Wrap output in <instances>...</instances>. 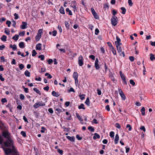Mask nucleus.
<instances>
[{
  "mask_svg": "<svg viewBox=\"0 0 155 155\" xmlns=\"http://www.w3.org/2000/svg\"><path fill=\"white\" fill-rule=\"evenodd\" d=\"M3 150L5 153L7 155H9L11 154L12 152L14 153L15 155H17L18 152L14 146H12V149L10 148H3Z\"/></svg>",
  "mask_w": 155,
  "mask_h": 155,
  "instance_id": "f257e3e1",
  "label": "nucleus"
},
{
  "mask_svg": "<svg viewBox=\"0 0 155 155\" xmlns=\"http://www.w3.org/2000/svg\"><path fill=\"white\" fill-rule=\"evenodd\" d=\"M14 142V141L11 137L7 139V141L4 142V144L6 147H12V146H14L13 145Z\"/></svg>",
  "mask_w": 155,
  "mask_h": 155,
  "instance_id": "f03ea898",
  "label": "nucleus"
},
{
  "mask_svg": "<svg viewBox=\"0 0 155 155\" xmlns=\"http://www.w3.org/2000/svg\"><path fill=\"white\" fill-rule=\"evenodd\" d=\"M2 134L3 136L7 139L11 138L10 134L7 130L3 131L2 132Z\"/></svg>",
  "mask_w": 155,
  "mask_h": 155,
  "instance_id": "7ed1b4c3",
  "label": "nucleus"
},
{
  "mask_svg": "<svg viewBox=\"0 0 155 155\" xmlns=\"http://www.w3.org/2000/svg\"><path fill=\"white\" fill-rule=\"evenodd\" d=\"M118 19L115 16H113L111 18V24L114 26H115L117 24Z\"/></svg>",
  "mask_w": 155,
  "mask_h": 155,
  "instance_id": "20e7f679",
  "label": "nucleus"
},
{
  "mask_svg": "<svg viewBox=\"0 0 155 155\" xmlns=\"http://www.w3.org/2000/svg\"><path fill=\"white\" fill-rule=\"evenodd\" d=\"M45 105V104L42 101L39 102H36L33 105V107L34 108L36 109L38 108V107L40 106H44Z\"/></svg>",
  "mask_w": 155,
  "mask_h": 155,
  "instance_id": "39448f33",
  "label": "nucleus"
},
{
  "mask_svg": "<svg viewBox=\"0 0 155 155\" xmlns=\"http://www.w3.org/2000/svg\"><path fill=\"white\" fill-rule=\"evenodd\" d=\"M83 58L82 56L81 55H80L78 57V64L80 66H81L83 64Z\"/></svg>",
  "mask_w": 155,
  "mask_h": 155,
  "instance_id": "423d86ee",
  "label": "nucleus"
},
{
  "mask_svg": "<svg viewBox=\"0 0 155 155\" xmlns=\"http://www.w3.org/2000/svg\"><path fill=\"white\" fill-rule=\"evenodd\" d=\"M117 41H115V45H121L122 44L120 42L121 41V40L117 36H116V37Z\"/></svg>",
  "mask_w": 155,
  "mask_h": 155,
  "instance_id": "0eeeda50",
  "label": "nucleus"
},
{
  "mask_svg": "<svg viewBox=\"0 0 155 155\" xmlns=\"http://www.w3.org/2000/svg\"><path fill=\"white\" fill-rule=\"evenodd\" d=\"M119 92L120 94L121 97L122 99L123 100H125L126 99V97L124 94V93L121 89L119 90Z\"/></svg>",
  "mask_w": 155,
  "mask_h": 155,
  "instance_id": "6e6552de",
  "label": "nucleus"
},
{
  "mask_svg": "<svg viewBox=\"0 0 155 155\" xmlns=\"http://www.w3.org/2000/svg\"><path fill=\"white\" fill-rule=\"evenodd\" d=\"M27 25V22L23 21L22 22V25H21L20 28L22 29H25L27 28L26 26Z\"/></svg>",
  "mask_w": 155,
  "mask_h": 155,
  "instance_id": "1a4fd4ad",
  "label": "nucleus"
},
{
  "mask_svg": "<svg viewBox=\"0 0 155 155\" xmlns=\"http://www.w3.org/2000/svg\"><path fill=\"white\" fill-rule=\"evenodd\" d=\"M66 138L71 142H74V141L75 138L74 136L70 137L69 136H66Z\"/></svg>",
  "mask_w": 155,
  "mask_h": 155,
  "instance_id": "9d476101",
  "label": "nucleus"
},
{
  "mask_svg": "<svg viewBox=\"0 0 155 155\" xmlns=\"http://www.w3.org/2000/svg\"><path fill=\"white\" fill-rule=\"evenodd\" d=\"M42 44L41 43H38L36 45V50L40 51L41 49V47Z\"/></svg>",
  "mask_w": 155,
  "mask_h": 155,
  "instance_id": "9b49d317",
  "label": "nucleus"
},
{
  "mask_svg": "<svg viewBox=\"0 0 155 155\" xmlns=\"http://www.w3.org/2000/svg\"><path fill=\"white\" fill-rule=\"evenodd\" d=\"M121 79L125 84H127V82L126 81V77L124 75H122L120 76Z\"/></svg>",
  "mask_w": 155,
  "mask_h": 155,
  "instance_id": "f8f14e48",
  "label": "nucleus"
},
{
  "mask_svg": "<svg viewBox=\"0 0 155 155\" xmlns=\"http://www.w3.org/2000/svg\"><path fill=\"white\" fill-rule=\"evenodd\" d=\"M119 139V137L118 135L117 134L115 136V138L114 140V143L115 144H117L118 141Z\"/></svg>",
  "mask_w": 155,
  "mask_h": 155,
  "instance_id": "ddd939ff",
  "label": "nucleus"
},
{
  "mask_svg": "<svg viewBox=\"0 0 155 155\" xmlns=\"http://www.w3.org/2000/svg\"><path fill=\"white\" fill-rule=\"evenodd\" d=\"M100 138V136L97 133H95L94 134V136L93 137V139L96 140L97 138Z\"/></svg>",
  "mask_w": 155,
  "mask_h": 155,
  "instance_id": "4468645a",
  "label": "nucleus"
},
{
  "mask_svg": "<svg viewBox=\"0 0 155 155\" xmlns=\"http://www.w3.org/2000/svg\"><path fill=\"white\" fill-rule=\"evenodd\" d=\"M120 45H116V46L117 47V50L118 51V52H121L122 51V48L120 46Z\"/></svg>",
  "mask_w": 155,
  "mask_h": 155,
  "instance_id": "2eb2a0df",
  "label": "nucleus"
},
{
  "mask_svg": "<svg viewBox=\"0 0 155 155\" xmlns=\"http://www.w3.org/2000/svg\"><path fill=\"white\" fill-rule=\"evenodd\" d=\"M78 73L75 72H74L73 75V77L74 78V79H78Z\"/></svg>",
  "mask_w": 155,
  "mask_h": 155,
  "instance_id": "dca6fc26",
  "label": "nucleus"
},
{
  "mask_svg": "<svg viewBox=\"0 0 155 155\" xmlns=\"http://www.w3.org/2000/svg\"><path fill=\"white\" fill-rule=\"evenodd\" d=\"M85 103L88 106H90V102L89 97H87L86 100L85 102Z\"/></svg>",
  "mask_w": 155,
  "mask_h": 155,
  "instance_id": "f3484780",
  "label": "nucleus"
},
{
  "mask_svg": "<svg viewBox=\"0 0 155 155\" xmlns=\"http://www.w3.org/2000/svg\"><path fill=\"white\" fill-rule=\"evenodd\" d=\"M24 74L26 77H30V73L28 70H26L24 72Z\"/></svg>",
  "mask_w": 155,
  "mask_h": 155,
  "instance_id": "a211bd4d",
  "label": "nucleus"
},
{
  "mask_svg": "<svg viewBox=\"0 0 155 155\" xmlns=\"http://www.w3.org/2000/svg\"><path fill=\"white\" fill-rule=\"evenodd\" d=\"M51 94L53 96H55V97H57L59 96V95L58 94V93H57L56 92L54 91H53L52 92Z\"/></svg>",
  "mask_w": 155,
  "mask_h": 155,
  "instance_id": "6ab92c4d",
  "label": "nucleus"
},
{
  "mask_svg": "<svg viewBox=\"0 0 155 155\" xmlns=\"http://www.w3.org/2000/svg\"><path fill=\"white\" fill-rule=\"evenodd\" d=\"M60 12L63 14H65V12L64 11V9L63 7L62 6L61 7L60 10H59Z\"/></svg>",
  "mask_w": 155,
  "mask_h": 155,
  "instance_id": "aec40b11",
  "label": "nucleus"
},
{
  "mask_svg": "<svg viewBox=\"0 0 155 155\" xmlns=\"http://www.w3.org/2000/svg\"><path fill=\"white\" fill-rule=\"evenodd\" d=\"M1 124L2 125V126H1V129L4 130H6V127L4 125V124L2 122H1Z\"/></svg>",
  "mask_w": 155,
  "mask_h": 155,
  "instance_id": "412c9836",
  "label": "nucleus"
},
{
  "mask_svg": "<svg viewBox=\"0 0 155 155\" xmlns=\"http://www.w3.org/2000/svg\"><path fill=\"white\" fill-rule=\"evenodd\" d=\"M19 47L21 48H23L25 47L24 44L23 42H21L19 44Z\"/></svg>",
  "mask_w": 155,
  "mask_h": 155,
  "instance_id": "4be33fe9",
  "label": "nucleus"
},
{
  "mask_svg": "<svg viewBox=\"0 0 155 155\" xmlns=\"http://www.w3.org/2000/svg\"><path fill=\"white\" fill-rule=\"evenodd\" d=\"M6 38H7V36L5 35H3L2 37H1V40L3 41H6Z\"/></svg>",
  "mask_w": 155,
  "mask_h": 155,
  "instance_id": "5701e85b",
  "label": "nucleus"
},
{
  "mask_svg": "<svg viewBox=\"0 0 155 155\" xmlns=\"http://www.w3.org/2000/svg\"><path fill=\"white\" fill-rule=\"evenodd\" d=\"M19 36L17 34L15 35L12 38V39H13L15 41H17L18 38Z\"/></svg>",
  "mask_w": 155,
  "mask_h": 155,
  "instance_id": "b1692460",
  "label": "nucleus"
},
{
  "mask_svg": "<svg viewBox=\"0 0 155 155\" xmlns=\"http://www.w3.org/2000/svg\"><path fill=\"white\" fill-rule=\"evenodd\" d=\"M65 25L66 27L67 30H68L69 29V24L68 22L67 21H65L64 22Z\"/></svg>",
  "mask_w": 155,
  "mask_h": 155,
  "instance_id": "393cba45",
  "label": "nucleus"
},
{
  "mask_svg": "<svg viewBox=\"0 0 155 155\" xmlns=\"http://www.w3.org/2000/svg\"><path fill=\"white\" fill-rule=\"evenodd\" d=\"M10 47L12 48L13 51L16 50L17 49V47L15 45H10Z\"/></svg>",
  "mask_w": 155,
  "mask_h": 155,
  "instance_id": "a878e982",
  "label": "nucleus"
},
{
  "mask_svg": "<svg viewBox=\"0 0 155 155\" xmlns=\"http://www.w3.org/2000/svg\"><path fill=\"white\" fill-rule=\"evenodd\" d=\"M41 35L39 34H37V35L35 37L36 40L37 41H38L41 38Z\"/></svg>",
  "mask_w": 155,
  "mask_h": 155,
  "instance_id": "bb28decb",
  "label": "nucleus"
},
{
  "mask_svg": "<svg viewBox=\"0 0 155 155\" xmlns=\"http://www.w3.org/2000/svg\"><path fill=\"white\" fill-rule=\"evenodd\" d=\"M66 11L67 12H68V14L69 15H72V12L71 10H70L68 8H66Z\"/></svg>",
  "mask_w": 155,
  "mask_h": 155,
  "instance_id": "cd10ccee",
  "label": "nucleus"
},
{
  "mask_svg": "<svg viewBox=\"0 0 155 155\" xmlns=\"http://www.w3.org/2000/svg\"><path fill=\"white\" fill-rule=\"evenodd\" d=\"M150 59L151 61H153V60L155 59V57L154 54L151 53L150 54Z\"/></svg>",
  "mask_w": 155,
  "mask_h": 155,
  "instance_id": "c85d7f7f",
  "label": "nucleus"
},
{
  "mask_svg": "<svg viewBox=\"0 0 155 155\" xmlns=\"http://www.w3.org/2000/svg\"><path fill=\"white\" fill-rule=\"evenodd\" d=\"M84 105L83 104H81L78 107V108L80 109H85V108L84 107Z\"/></svg>",
  "mask_w": 155,
  "mask_h": 155,
  "instance_id": "c756f323",
  "label": "nucleus"
},
{
  "mask_svg": "<svg viewBox=\"0 0 155 155\" xmlns=\"http://www.w3.org/2000/svg\"><path fill=\"white\" fill-rule=\"evenodd\" d=\"M33 90L35 91L37 93L39 94L40 95L41 94V93L40 91L38 90L37 88H34L33 89Z\"/></svg>",
  "mask_w": 155,
  "mask_h": 155,
  "instance_id": "7c9ffc66",
  "label": "nucleus"
},
{
  "mask_svg": "<svg viewBox=\"0 0 155 155\" xmlns=\"http://www.w3.org/2000/svg\"><path fill=\"white\" fill-rule=\"evenodd\" d=\"M88 129L91 132H94V127L92 126H89L88 127Z\"/></svg>",
  "mask_w": 155,
  "mask_h": 155,
  "instance_id": "2f4dec72",
  "label": "nucleus"
},
{
  "mask_svg": "<svg viewBox=\"0 0 155 155\" xmlns=\"http://www.w3.org/2000/svg\"><path fill=\"white\" fill-rule=\"evenodd\" d=\"M76 117H77L78 119H79V120H80L81 121H83V120L82 118L79 115V114L78 113L76 114Z\"/></svg>",
  "mask_w": 155,
  "mask_h": 155,
  "instance_id": "473e14b6",
  "label": "nucleus"
},
{
  "mask_svg": "<svg viewBox=\"0 0 155 155\" xmlns=\"http://www.w3.org/2000/svg\"><path fill=\"white\" fill-rule=\"evenodd\" d=\"M120 9L122 11V13L123 14H124L126 12V10L125 8L124 7H122Z\"/></svg>",
  "mask_w": 155,
  "mask_h": 155,
  "instance_id": "72a5a7b5",
  "label": "nucleus"
},
{
  "mask_svg": "<svg viewBox=\"0 0 155 155\" xmlns=\"http://www.w3.org/2000/svg\"><path fill=\"white\" fill-rule=\"evenodd\" d=\"M111 49V50L114 55H115L116 54V50L114 48V47L110 48Z\"/></svg>",
  "mask_w": 155,
  "mask_h": 155,
  "instance_id": "f704fd0d",
  "label": "nucleus"
},
{
  "mask_svg": "<svg viewBox=\"0 0 155 155\" xmlns=\"http://www.w3.org/2000/svg\"><path fill=\"white\" fill-rule=\"evenodd\" d=\"M45 76H48V78L49 79H51L52 78V76L48 73H45Z\"/></svg>",
  "mask_w": 155,
  "mask_h": 155,
  "instance_id": "c9c22d12",
  "label": "nucleus"
},
{
  "mask_svg": "<svg viewBox=\"0 0 155 155\" xmlns=\"http://www.w3.org/2000/svg\"><path fill=\"white\" fill-rule=\"evenodd\" d=\"M19 97L20 99L21 100H23L25 99V97L24 95L22 94H21L19 95Z\"/></svg>",
  "mask_w": 155,
  "mask_h": 155,
  "instance_id": "e433bc0d",
  "label": "nucleus"
},
{
  "mask_svg": "<svg viewBox=\"0 0 155 155\" xmlns=\"http://www.w3.org/2000/svg\"><path fill=\"white\" fill-rule=\"evenodd\" d=\"M21 134L24 137H25L26 136V133L25 131H21Z\"/></svg>",
  "mask_w": 155,
  "mask_h": 155,
  "instance_id": "4c0bfd02",
  "label": "nucleus"
},
{
  "mask_svg": "<svg viewBox=\"0 0 155 155\" xmlns=\"http://www.w3.org/2000/svg\"><path fill=\"white\" fill-rule=\"evenodd\" d=\"M85 94H83L82 95H80L79 96L80 97V98L82 100H83L85 98Z\"/></svg>",
  "mask_w": 155,
  "mask_h": 155,
  "instance_id": "58836bf2",
  "label": "nucleus"
},
{
  "mask_svg": "<svg viewBox=\"0 0 155 155\" xmlns=\"http://www.w3.org/2000/svg\"><path fill=\"white\" fill-rule=\"evenodd\" d=\"M38 58H41V60H43L44 59L45 57L43 55L41 54L39 56Z\"/></svg>",
  "mask_w": 155,
  "mask_h": 155,
  "instance_id": "ea45409f",
  "label": "nucleus"
},
{
  "mask_svg": "<svg viewBox=\"0 0 155 155\" xmlns=\"http://www.w3.org/2000/svg\"><path fill=\"white\" fill-rule=\"evenodd\" d=\"M19 68H20V69L21 70L23 69L25 67L24 65L22 64H19Z\"/></svg>",
  "mask_w": 155,
  "mask_h": 155,
  "instance_id": "a19ab883",
  "label": "nucleus"
},
{
  "mask_svg": "<svg viewBox=\"0 0 155 155\" xmlns=\"http://www.w3.org/2000/svg\"><path fill=\"white\" fill-rule=\"evenodd\" d=\"M93 15L95 18L96 19H98L99 18V17L96 12Z\"/></svg>",
  "mask_w": 155,
  "mask_h": 155,
  "instance_id": "79ce46f5",
  "label": "nucleus"
},
{
  "mask_svg": "<svg viewBox=\"0 0 155 155\" xmlns=\"http://www.w3.org/2000/svg\"><path fill=\"white\" fill-rule=\"evenodd\" d=\"M126 128H129V129L128 130L129 131H130L132 130L131 127V125L129 124H128L126 126Z\"/></svg>",
  "mask_w": 155,
  "mask_h": 155,
  "instance_id": "37998d69",
  "label": "nucleus"
},
{
  "mask_svg": "<svg viewBox=\"0 0 155 155\" xmlns=\"http://www.w3.org/2000/svg\"><path fill=\"white\" fill-rule=\"evenodd\" d=\"M57 151L61 155H62L63 154V151L62 150L58 149Z\"/></svg>",
  "mask_w": 155,
  "mask_h": 155,
  "instance_id": "c03bdc74",
  "label": "nucleus"
},
{
  "mask_svg": "<svg viewBox=\"0 0 155 155\" xmlns=\"http://www.w3.org/2000/svg\"><path fill=\"white\" fill-rule=\"evenodd\" d=\"M32 56H35L37 54V53L36 52V51H35V50H33L32 51Z\"/></svg>",
  "mask_w": 155,
  "mask_h": 155,
  "instance_id": "a18cd8bd",
  "label": "nucleus"
},
{
  "mask_svg": "<svg viewBox=\"0 0 155 155\" xmlns=\"http://www.w3.org/2000/svg\"><path fill=\"white\" fill-rule=\"evenodd\" d=\"M114 132L113 131H111L110 134V136L111 137H114Z\"/></svg>",
  "mask_w": 155,
  "mask_h": 155,
  "instance_id": "49530a36",
  "label": "nucleus"
},
{
  "mask_svg": "<svg viewBox=\"0 0 155 155\" xmlns=\"http://www.w3.org/2000/svg\"><path fill=\"white\" fill-rule=\"evenodd\" d=\"M34 114H35V117L36 118H38V117H39V113L35 111L34 112Z\"/></svg>",
  "mask_w": 155,
  "mask_h": 155,
  "instance_id": "de8ad7c7",
  "label": "nucleus"
},
{
  "mask_svg": "<svg viewBox=\"0 0 155 155\" xmlns=\"http://www.w3.org/2000/svg\"><path fill=\"white\" fill-rule=\"evenodd\" d=\"M6 24L8 25V27H10V26L11 22L10 21L7 20L6 22Z\"/></svg>",
  "mask_w": 155,
  "mask_h": 155,
  "instance_id": "09e8293b",
  "label": "nucleus"
},
{
  "mask_svg": "<svg viewBox=\"0 0 155 155\" xmlns=\"http://www.w3.org/2000/svg\"><path fill=\"white\" fill-rule=\"evenodd\" d=\"M76 138H77V139L78 140H81L82 139V137H80L79 136V135H78V134H77L76 135Z\"/></svg>",
  "mask_w": 155,
  "mask_h": 155,
  "instance_id": "8fccbe9b",
  "label": "nucleus"
},
{
  "mask_svg": "<svg viewBox=\"0 0 155 155\" xmlns=\"http://www.w3.org/2000/svg\"><path fill=\"white\" fill-rule=\"evenodd\" d=\"M134 57L133 56H130L129 57V59L131 61H133L134 60Z\"/></svg>",
  "mask_w": 155,
  "mask_h": 155,
  "instance_id": "3c124183",
  "label": "nucleus"
},
{
  "mask_svg": "<svg viewBox=\"0 0 155 155\" xmlns=\"http://www.w3.org/2000/svg\"><path fill=\"white\" fill-rule=\"evenodd\" d=\"M53 61L51 59H49L48 61V63L49 64H51L52 63Z\"/></svg>",
  "mask_w": 155,
  "mask_h": 155,
  "instance_id": "603ef678",
  "label": "nucleus"
},
{
  "mask_svg": "<svg viewBox=\"0 0 155 155\" xmlns=\"http://www.w3.org/2000/svg\"><path fill=\"white\" fill-rule=\"evenodd\" d=\"M25 34V31H23L22 32H20L19 33V35L20 36L21 35L22 36H24Z\"/></svg>",
  "mask_w": 155,
  "mask_h": 155,
  "instance_id": "864d4df0",
  "label": "nucleus"
},
{
  "mask_svg": "<svg viewBox=\"0 0 155 155\" xmlns=\"http://www.w3.org/2000/svg\"><path fill=\"white\" fill-rule=\"evenodd\" d=\"M130 83L131 84H132L133 85H134L135 84V82L133 80H130Z\"/></svg>",
  "mask_w": 155,
  "mask_h": 155,
  "instance_id": "5fc2aeb1",
  "label": "nucleus"
},
{
  "mask_svg": "<svg viewBox=\"0 0 155 155\" xmlns=\"http://www.w3.org/2000/svg\"><path fill=\"white\" fill-rule=\"evenodd\" d=\"M70 102L69 101H66L65 103V105L66 107H68L69 106Z\"/></svg>",
  "mask_w": 155,
  "mask_h": 155,
  "instance_id": "6e6d98bb",
  "label": "nucleus"
},
{
  "mask_svg": "<svg viewBox=\"0 0 155 155\" xmlns=\"http://www.w3.org/2000/svg\"><path fill=\"white\" fill-rule=\"evenodd\" d=\"M68 91V92H75V91L74 90V89L72 87H71L70 88L69 90Z\"/></svg>",
  "mask_w": 155,
  "mask_h": 155,
  "instance_id": "4d7b16f0",
  "label": "nucleus"
},
{
  "mask_svg": "<svg viewBox=\"0 0 155 155\" xmlns=\"http://www.w3.org/2000/svg\"><path fill=\"white\" fill-rule=\"evenodd\" d=\"M57 31L56 30H54L52 32V35L54 36H56L57 34Z\"/></svg>",
  "mask_w": 155,
  "mask_h": 155,
  "instance_id": "13d9d810",
  "label": "nucleus"
},
{
  "mask_svg": "<svg viewBox=\"0 0 155 155\" xmlns=\"http://www.w3.org/2000/svg\"><path fill=\"white\" fill-rule=\"evenodd\" d=\"M140 129L141 130H143L145 132L146 131V129L144 126H142L140 127Z\"/></svg>",
  "mask_w": 155,
  "mask_h": 155,
  "instance_id": "bf43d9fd",
  "label": "nucleus"
},
{
  "mask_svg": "<svg viewBox=\"0 0 155 155\" xmlns=\"http://www.w3.org/2000/svg\"><path fill=\"white\" fill-rule=\"evenodd\" d=\"M14 16L15 17V19H17L18 18V14H17L16 13H15L14 15Z\"/></svg>",
  "mask_w": 155,
  "mask_h": 155,
  "instance_id": "052dcab7",
  "label": "nucleus"
},
{
  "mask_svg": "<svg viewBox=\"0 0 155 155\" xmlns=\"http://www.w3.org/2000/svg\"><path fill=\"white\" fill-rule=\"evenodd\" d=\"M128 3H129V5L130 6H132L133 4L131 0H128Z\"/></svg>",
  "mask_w": 155,
  "mask_h": 155,
  "instance_id": "680f3d73",
  "label": "nucleus"
},
{
  "mask_svg": "<svg viewBox=\"0 0 155 155\" xmlns=\"http://www.w3.org/2000/svg\"><path fill=\"white\" fill-rule=\"evenodd\" d=\"M41 132L42 133H44L45 132L44 130H45L46 129L44 127H41Z\"/></svg>",
  "mask_w": 155,
  "mask_h": 155,
  "instance_id": "e2e57ef3",
  "label": "nucleus"
},
{
  "mask_svg": "<svg viewBox=\"0 0 155 155\" xmlns=\"http://www.w3.org/2000/svg\"><path fill=\"white\" fill-rule=\"evenodd\" d=\"M56 110L57 111L58 113H60L62 112V110L59 108H58L56 109Z\"/></svg>",
  "mask_w": 155,
  "mask_h": 155,
  "instance_id": "0e129e2a",
  "label": "nucleus"
},
{
  "mask_svg": "<svg viewBox=\"0 0 155 155\" xmlns=\"http://www.w3.org/2000/svg\"><path fill=\"white\" fill-rule=\"evenodd\" d=\"M115 126L118 129H120V125L117 123H116Z\"/></svg>",
  "mask_w": 155,
  "mask_h": 155,
  "instance_id": "69168bd1",
  "label": "nucleus"
},
{
  "mask_svg": "<svg viewBox=\"0 0 155 155\" xmlns=\"http://www.w3.org/2000/svg\"><path fill=\"white\" fill-rule=\"evenodd\" d=\"M43 89L44 90L46 91H48L49 89V87L48 86H47L44 87Z\"/></svg>",
  "mask_w": 155,
  "mask_h": 155,
  "instance_id": "338daca9",
  "label": "nucleus"
},
{
  "mask_svg": "<svg viewBox=\"0 0 155 155\" xmlns=\"http://www.w3.org/2000/svg\"><path fill=\"white\" fill-rule=\"evenodd\" d=\"M95 34L96 35H97L99 33V31L98 28H96L95 30Z\"/></svg>",
  "mask_w": 155,
  "mask_h": 155,
  "instance_id": "774afa93",
  "label": "nucleus"
}]
</instances>
